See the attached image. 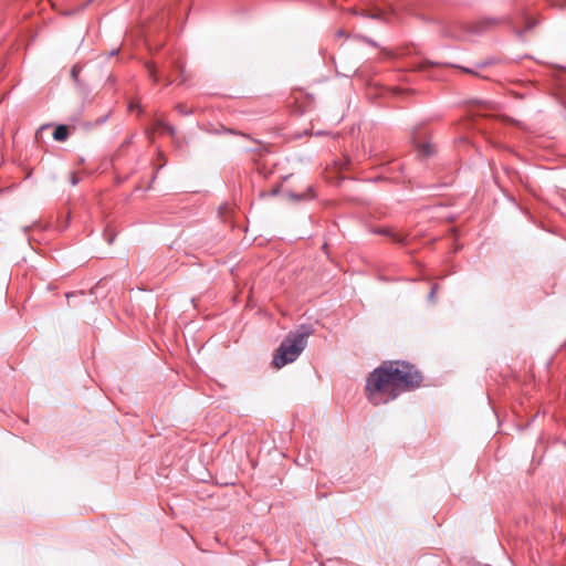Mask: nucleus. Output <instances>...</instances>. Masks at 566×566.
Listing matches in <instances>:
<instances>
[{
	"label": "nucleus",
	"mask_w": 566,
	"mask_h": 566,
	"mask_svg": "<svg viewBox=\"0 0 566 566\" xmlns=\"http://www.w3.org/2000/svg\"><path fill=\"white\" fill-rule=\"evenodd\" d=\"M421 381L420 371L412 365L405 361H385L367 377L366 391L369 401L377 405V394L387 395L389 400H394L402 391L419 387Z\"/></svg>",
	"instance_id": "obj_1"
},
{
	"label": "nucleus",
	"mask_w": 566,
	"mask_h": 566,
	"mask_svg": "<svg viewBox=\"0 0 566 566\" xmlns=\"http://www.w3.org/2000/svg\"><path fill=\"white\" fill-rule=\"evenodd\" d=\"M314 334L312 325H300L290 332L282 340L273 356L272 364L275 368H282L295 361L307 345V338Z\"/></svg>",
	"instance_id": "obj_2"
},
{
	"label": "nucleus",
	"mask_w": 566,
	"mask_h": 566,
	"mask_svg": "<svg viewBox=\"0 0 566 566\" xmlns=\"http://www.w3.org/2000/svg\"><path fill=\"white\" fill-rule=\"evenodd\" d=\"M411 143L416 147L418 155L422 158H429L434 154V146L429 142V135L422 126L416 127L411 132Z\"/></svg>",
	"instance_id": "obj_3"
},
{
	"label": "nucleus",
	"mask_w": 566,
	"mask_h": 566,
	"mask_svg": "<svg viewBox=\"0 0 566 566\" xmlns=\"http://www.w3.org/2000/svg\"><path fill=\"white\" fill-rule=\"evenodd\" d=\"M495 23L496 21L494 19H481L478 21L464 23L461 25V28L468 34L479 35L491 29Z\"/></svg>",
	"instance_id": "obj_4"
},
{
	"label": "nucleus",
	"mask_w": 566,
	"mask_h": 566,
	"mask_svg": "<svg viewBox=\"0 0 566 566\" xmlns=\"http://www.w3.org/2000/svg\"><path fill=\"white\" fill-rule=\"evenodd\" d=\"M70 136V127L66 125H57L53 132V138L57 142H65Z\"/></svg>",
	"instance_id": "obj_5"
},
{
	"label": "nucleus",
	"mask_w": 566,
	"mask_h": 566,
	"mask_svg": "<svg viewBox=\"0 0 566 566\" xmlns=\"http://www.w3.org/2000/svg\"><path fill=\"white\" fill-rule=\"evenodd\" d=\"M81 71H82V66H81L80 64H75V65H73V67H72V70H71V76H72V78L74 80V82H75L76 86H77L78 88H81V91H82L83 93L87 94V93H86V91H85V88H86V87L82 84V82H81V80H80V77H78V75H80Z\"/></svg>",
	"instance_id": "obj_6"
},
{
	"label": "nucleus",
	"mask_w": 566,
	"mask_h": 566,
	"mask_svg": "<svg viewBox=\"0 0 566 566\" xmlns=\"http://www.w3.org/2000/svg\"><path fill=\"white\" fill-rule=\"evenodd\" d=\"M154 128L161 130L164 133H167L171 136L175 135V127L170 124L165 123L163 119H155L154 120Z\"/></svg>",
	"instance_id": "obj_7"
},
{
	"label": "nucleus",
	"mask_w": 566,
	"mask_h": 566,
	"mask_svg": "<svg viewBox=\"0 0 566 566\" xmlns=\"http://www.w3.org/2000/svg\"><path fill=\"white\" fill-rule=\"evenodd\" d=\"M436 65H438V64L430 60H424V61L417 63L415 65V70L416 71H426L427 69L436 66Z\"/></svg>",
	"instance_id": "obj_8"
},
{
	"label": "nucleus",
	"mask_w": 566,
	"mask_h": 566,
	"mask_svg": "<svg viewBox=\"0 0 566 566\" xmlns=\"http://www.w3.org/2000/svg\"><path fill=\"white\" fill-rule=\"evenodd\" d=\"M176 111L184 116L192 114V109L188 108L185 104L181 103L176 105Z\"/></svg>",
	"instance_id": "obj_9"
},
{
	"label": "nucleus",
	"mask_w": 566,
	"mask_h": 566,
	"mask_svg": "<svg viewBox=\"0 0 566 566\" xmlns=\"http://www.w3.org/2000/svg\"><path fill=\"white\" fill-rule=\"evenodd\" d=\"M147 70H148L149 76L157 83L159 81V78H158L155 65L151 63L147 64Z\"/></svg>",
	"instance_id": "obj_10"
},
{
	"label": "nucleus",
	"mask_w": 566,
	"mask_h": 566,
	"mask_svg": "<svg viewBox=\"0 0 566 566\" xmlns=\"http://www.w3.org/2000/svg\"><path fill=\"white\" fill-rule=\"evenodd\" d=\"M378 233H381V234H385V235H388L391 238V240H394L395 242H402V238H400L399 235L395 234V233H391L389 230H380L378 231Z\"/></svg>",
	"instance_id": "obj_11"
},
{
	"label": "nucleus",
	"mask_w": 566,
	"mask_h": 566,
	"mask_svg": "<svg viewBox=\"0 0 566 566\" xmlns=\"http://www.w3.org/2000/svg\"><path fill=\"white\" fill-rule=\"evenodd\" d=\"M361 14L367 17V18L375 19V20H378V19L381 18V12L380 11L364 12Z\"/></svg>",
	"instance_id": "obj_12"
},
{
	"label": "nucleus",
	"mask_w": 566,
	"mask_h": 566,
	"mask_svg": "<svg viewBox=\"0 0 566 566\" xmlns=\"http://www.w3.org/2000/svg\"><path fill=\"white\" fill-rule=\"evenodd\" d=\"M437 291H438V285L436 284V285L432 286V289H431V291H430V293L428 295V300L430 302L434 301V296H436Z\"/></svg>",
	"instance_id": "obj_13"
},
{
	"label": "nucleus",
	"mask_w": 566,
	"mask_h": 566,
	"mask_svg": "<svg viewBox=\"0 0 566 566\" xmlns=\"http://www.w3.org/2000/svg\"><path fill=\"white\" fill-rule=\"evenodd\" d=\"M70 180H71V184H72L73 186H75V185H77V184H78V178H77V176H76V174H75V172H72V174H71V179H70Z\"/></svg>",
	"instance_id": "obj_14"
},
{
	"label": "nucleus",
	"mask_w": 566,
	"mask_h": 566,
	"mask_svg": "<svg viewBox=\"0 0 566 566\" xmlns=\"http://www.w3.org/2000/svg\"><path fill=\"white\" fill-rule=\"evenodd\" d=\"M289 197L294 199V200H301V199H303L304 195H295V193L290 191L289 192Z\"/></svg>",
	"instance_id": "obj_15"
},
{
	"label": "nucleus",
	"mask_w": 566,
	"mask_h": 566,
	"mask_svg": "<svg viewBox=\"0 0 566 566\" xmlns=\"http://www.w3.org/2000/svg\"><path fill=\"white\" fill-rule=\"evenodd\" d=\"M176 67H177V70L179 71L180 76H184V72H185V71H184V67H182L180 64H176Z\"/></svg>",
	"instance_id": "obj_16"
},
{
	"label": "nucleus",
	"mask_w": 566,
	"mask_h": 566,
	"mask_svg": "<svg viewBox=\"0 0 566 566\" xmlns=\"http://www.w3.org/2000/svg\"><path fill=\"white\" fill-rule=\"evenodd\" d=\"M462 71H464L465 73H470V74H473L474 72L470 69H467V67H460Z\"/></svg>",
	"instance_id": "obj_17"
},
{
	"label": "nucleus",
	"mask_w": 566,
	"mask_h": 566,
	"mask_svg": "<svg viewBox=\"0 0 566 566\" xmlns=\"http://www.w3.org/2000/svg\"><path fill=\"white\" fill-rule=\"evenodd\" d=\"M279 191H280V188H275V189H273V190L271 191V195H272V196H276V195L279 193Z\"/></svg>",
	"instance_id": "obj_18"
},
{
	"label": "nucleus",
	"mask_w": 566,
	"mask_h": 566,
	"mask_svg": "<svg viewBox=\"0 0 566 566\" xmlns=\"http://www.w3.org/2000/svg\"><path fill=\"white\" fill-rule=\"evenodd\" d=\"M337 35L338 36H344L345 35V31L344 30H338L337 31Z\"/></svg>",
	"instance_id": "obj_19"
},
{
	"label": "nucleus",
	"mask_w": 566,
	"mask_h": 566,
	"mask_svg": "<svg viewBox=\"0 0 566 566\" xmlns=\"http://www.w3.org/2000/svg\"><path fill=\"white\" fill-rule=\"evenodd\" d=\"M447 35L451 36V38H460V35H457V34H453L451 32H447Z\"/></svg>",
	"instance_id": "obj_20"
},
{
	"label": "nucleus",
	"mask_w": 566,
	"mask_h": 566,
	"mask_svg": "<svg viewBox=\"0 0 566 566\" xmlns=\"http://www.w3.org/2000/svg\"><path fill=\"white\" fill-rule=\"evenodd\" d=\"M223 132H226V133H230V134H237L234 130H232V129H227V128H223Z\"/></svg>",
	"instance_id": "obj_21"
},
{
	"label": "nucleus",
	"mask_w": 566,
	"mask_h": 566,
	"mask_svg": "<svg viewBox=\"0 0 566 566\" xmlns=\"http://www.w3.org/2000/svg\"><path fill=\"white\" fill-rule=\"evenodd\" d=\"M130 143H132V138L127 139V140L123 144V146H127V145H129Z\"/></svg>",
	"instance_id": "obj_22"
},
{
	"label": "nucleus",
	"mask_w": 566,
	"mask_h": 566,
	"mask_svg": "<svg viewBox=\"0 0 566 566\" xmlns=\"http://www.w3.org/2000/svg\"><path fill=\"white\" fill-rule=\"evenodd\" d=\"M135 107H137V106H136L134 103H132V104L129 105V108H130V109H134Z\"/></svg>",
	"instance_id": "obj_23"
},
{
	"label": "nucleus",
	"mask_w": 566,
	"mask_h": 566,
	"mask_svg": "<svg viewBox=\"0 0 566 566\" xmlns=\"http://www.w3.org/2000/svg\"><path fill=\"white\" fill-rule=\"evenodd\" d=\"M31 227H24V232L27 233Z\"/></svg>",
	"instance_id": "obj_24"
},
{
	"label": "nucleus",
	"mask_w": 566,
	"mask_h": 566,
	"mask_svg": "<svg viewBox=\"0 0 566 566\" xmlns=\"http://www.w3.org/2000/svg\"><path fill=\"white\" fill-rule=\"evenodd\" d=\"M113 240H114V237H111V238L108 239V243L111 244V243L113 242Z\"/></svg>",
	"instance_id": "obj_25"
},
{
	"label": "nucleus",
	"mask_w": 566,
	"mask_h": 566,
	"mask_svg": "<svg viewBox=\"0 0 566 566\" xmlns=\"http://www.w3.org/2000/svg\"><path fill=\"white\" fill-rule=\"evenodd\" d=\"M476 566H491V565H488V564H479Z\"/></svg>",
	"instance_id": "obj_26"
},
{
	"label": "nucleus",
	"mask_w": 566,
	"mask_h": 566,
	"mask_svg": "<svg viewBox=\"0 0 566 566\" xmlns=\"http://www.w3.org/2000/svg\"><path fill=\"white\" fill-rule=\"evenodd\" d=\"M522 33H523L522 31H517L518 36H522Z\"/></svg>",
	"instance_id": "obj_27"
}]
</instances>
